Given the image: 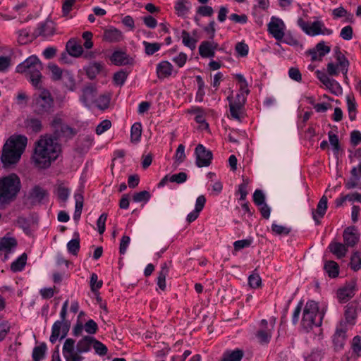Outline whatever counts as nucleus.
Segmentation results:
<instances>
[{
	"mask_svg": "<svg viewBox=\"0 0 361 361\" xmlns=\"http://www.w3.org/2000/svg\"><path fill=\"white\" fill-rule=\"evenodd\" d=\"M60 153L61 145L51 135H45L36 142L32 159L38 168L47 169Z\"/></svg>",
	"mask_w": 361,
	"mask_h": 361,
	"instance_id": "1",
	"label": "nucleus"
},
{
	"mask_svg": "<svg viewBox=\"0 0 361 361\" xmlns=\"http://www.w3.org/2000/svg\"><path fill=\"white\" fill-rule=\"evenodd\" d=\"M27 143V138L22 135H11L2 147L0 157L4 167L16 164L20 159Z\"/></svg>",
	"mask_w": 361,
	"mask_h": 361,
	"instance_id": "2",
	"label": "nucleus"
},
{
	"mask_svg": "<svg viewBox=\"0 0 361 361\" xmlns=\"http://www.w3.org/2000/svg\"><path fill=\"white\" fill-rule=\"evenodd\" d=\"M42 68L43 66L39 59L36 55H32L19 63L16 71L24 75L35 89L39 90L42 85Z\"/></svg>",
	"mask_w": 361,
	"mask_h": 361,
	"instance_id": "3",
	"label": "nucleus"
},
{
	"mask_svg": "<svg viewBox=\"0 0 361 361\" xmlns=\"http://www.w3.org/2000/svg\"><path fill=\"white\" fill-rule=\"evenodd\" d=\"M324 315V310L319 311L318 303L308 301L303 310L302 326L306 331H309L314 326H320Z\"/></svg>",
	"mask_w": 361,
	"mask_h": 361,
	"instance_id": "4",
	"label": "nucleus"
},
{
	"mask_svg": "<svg viewBox=\"0 0 361 361\" xmlns=\"http://www.w3.org/2000/svg\"><path fill=\"white\" fill-rule=\"evenodd\" d=\"M39 90L40 92L33 96L32 108L37 115L44 116L52 111L54 99L49 90L42 87Z\"/></svg>",
	"mask_w": 361,
	"mask_h": 361,
	"instance_id": "5",
	"label": "nucleus"
},
{
	"mask_svg": "<svg viewBox=\"0 0 361 361\" xmlns=\"http://www.w3.org/2000/svg\"><path fill=\"white\" fill-rule=\"evenodd\" d=\"M50 126L53 131L54 139L64 138L66 140L72 138L76 135L75 129L71 128L64 123V118L62 114H56L52 117Z\"/></svg>",
	"mask_w": 361,
	"mask_h": 361,
	"instance_id": "6",
	"label": "nucleus"
},
{
	"mask_svg": "<svg viewBox=\"0 0 361 361\" xmlns=\"http://www.w3.org/2000/svg\"><path fill=\"white\" fill-rule=\"evenodd\" d=\"M334 57L336 63L329 62L326 66V71L329 75L337 76L340 72H341L345 80L348 79L347 73L348 71V67L350 65L349 61L341 51L338 47L334 49Z\"/></svg>",
	"mask_w": 361,
	"mask_h": 361,
	"instance_id": "7",
	"label": "nucleus"
},
{
	"mask_svg": "<svg viewBox=\"0 0 361 361\" xmlns=\"http://www.w3.org/2000/svg\"><path fill=\"white\" fill-rule=\"evenodd\" d=\"M298 25L307 35L314 37L317 35H330L333 31L325 27L323 21L320 20H314L312 23L305 21L300 18L297 21Z\"/></svg>",
	"mask_w": 361,
	"mask_h": 361,
	"instance_id": "8",
	"label": "nucleus"
},
{
	"mask_svg": "<svg viewBox=\"0 0 361 361\" xmlns=\"http://www.w3.org/2000/svg\"><path fill=\"white\" fill-rule=\"evenodd\" d=\"M62 355L65 361H82L84 359L76 345L75 341L73 338L65 340L62 347Z\"/></svg>",
	"mask_w": 361,
	"mask_h": 361,
	"instance_id": "9",
	"label": "nucleus"
},
{
	"mask_svg": "<svg viewBox=\"0 0 361 361\" xmlns=\"http://www.w3.org/2000/svg\"><path fill=\"white\" fill-rule=\"evenodd\" d=\"M276 319L271 318L268 322L266 319H262L259 323V328L256 334V337L261 344H267L271 338L272 332L274 329Z\"/></svg>",
	"mask_w": 361,
	"mask_h": 361,
	"instance_id": "10",
	"label": "nucleus"
},
{
	"mask_svg": "<svg viewBox=\"0 0 361 361\" xmlns=\"http://www.w3.org/2000/svg\"><path fill=\"white\" fill-rule=\"evenodd\" d=\"M286 26L282 19L272 16L267 24V31L276 40L282 41L285 37Z\"/></svg>",
	"mask_w": 361,
	"mask_h": 361,
	"instance_id": "11",
	"label": "nucleus"
},
{
	"mask_svg": "<svg viewBox=\"0 0 361 361\" xmlns=\"http://www.w3.org/2000/svg\"><path fill=\"white\" fill-rule=\"evenodd\" d=\"M196 164L198 167H204L210 165L212 159V153L202 145L199 144L195 148Z\"/></svg>",
	"mask_w": 361,
	"mask_h": 361,
	"instance_id": "12",
	"label": "nucleus"
},
{
	"mask_svg": "<svg viewBox=\"0 0 361 361\" xmlns=\"http://www.w3.org/2000/svg\"><path fill=\"white\" fill-rule=\"evenodd\" d=\"M70 328V322L56 321L51 328V334L49 338L51 343H54L59 338H63L67 335Z\"/></svg>",
	"mask_w": 361,
	"mask_h": 361,
	"instance_id": "13",
	"label": "nucleus"
},
{
	"mask_svg": "<svg viewBox=\"0 0 361 361\" xmlns=\"http://www.w3.org/2000/svg\"><path fill=\"white\" fill-rule=\"evenodd\" d=\"M97 90L94 85H87L82 90L80 101L86 107H91L96 102Z\"/></svg>",
	"mask_w": 361,
	"mask_h": 361,
	"instance_id": "14",
	"label": "nucleus"
},
{
	"mask_svg": "<svg viewBox=\"0 0 361 361\" xmlns=\"http://www.w3.org/2000/svg\"><path fill=\"white\" fill-rule=\"evenodd\" d=\"M17 246L16 240L6 235L3 238H0V254L1 255H4V259H7L8 258V255L11 252H13L16 247Z\"/></svg>",
	"mask_w": 361,
	"mask_h": 361,
	"instance_id": "15",
	"label": "nucleus"
},
{
	"mask_svg": "<svg viewBox=\"0 0 361 361\" xmlns=\"http://www.w3.org/2000/svg\"><path fill=\"white\" fill-rule=\"evenodd\" d=\"M355 293V282L351 281L340 288L337 297L341 302H345L352 298Z\"/></svg>",
	"mask_w": 361,
	"mask_h": 361,
	"instance_id": "16",
	"label": "nucleus"
},
{
	"mask_svg": "<svg viewBox=\"0 0 361 361\" xmlns=\"http://www.w3.org/2000/svg\"><path fill=\"white\" fill-rule=\"evenodd\" d=\"M55 32L54 24L51 20H46L44 23H39L33 32L35 37L42 36L44 37L51 36Z\"/></svg>",
	"mask_w": 361,
	"mask_h": 361,
	"instance_id": "17",
	"label": "nucleus"
},
{
	"mask_svg": "<svg viewBox=\"0 0 361 361\" xmlns=\"http://www.w3.org/2000/svg\"><path fill=\"white\" fill-rule=\"evenodd\" d=\"M219 44L214 41H203L199 47V53L202 57L212 58L215 55V51Z\"/></svg>",
	"mask_w": 361,
	"mask_h": 361,
	"instance_id": "18",
	"label": "nucleus"
},
{
	"mask_svg": "<svg viewBox=\"0 0 361 361\" xmlns=\"http://www.w3.org/2000/svg\"><path fill=\"white\" fill-rule=\"evenodd\" d=\"M111 60L116 66L133 65L135 63L132 56L122 51H114L111 55Z\"/></svg>",
	"mask_w": 361,
	"mask_h": 361,
	"instance_id": "19",
	"label": "nucleus"
},
{
	"mask_svg": "<svg viewBox=\"0 0 361 361\" xmlns=\"http://www.w3.org/2000/svg\"><path fill=\"white\" fill-rule=\"evenodd\" d=\"M174 71L173 65L168 61H162L157 65L156 72L158 78L164 79L172 75Z\"/></svg>",
	"mask_w": 361,
	"mask_h": 361,
	"instance_id": "20",
	"label": "nucleus"
},
{
	"mask_svg": "<svg viewBox=\"0 0 361 361\" xmlns=\"http://www.w3.org/2000/svg\"><path fill=\"white\" fill-rule=\"evenodd\" d=\"M47 197V192L39 186L34 187L28 195V199L32 204L41 203Z\"/></svg>",
	"mask_w": 361,
	"mask_h": 361,
	"instance_id": "21",
	"label": "nucleus"
},
{
	"mask_svg": "<svg viewBox=\"0 0 361 361\" xmlns=\"http://www.w3.org/2000/svg\"><path fill=\"white\" fill-rule=\"evenodd\" d=\"M123 39L122 32L115 27H111L104 30L103 39L108 42L116 43L121 42Z\"/></svg>",
	"mask_w": 361,
	"mask_h": 361,
	"instance_id": "22",
	"label": "nucleus"
},
{
	"mask_svg": "<svg viewBox=\"0 0 361 361\" xmlns=\"http://www.w3.org/2000/svg\"><path fill=\"white\" fill-rule=\"evenodd\" d=\"M343 240L345 245L348 247H353L359 240V235L354 228H347L343 234Z\"/></svg>",
	"mask_w": 361,
	"mask_h": 361,
	"instance_id": "23",
	"label": "nucleus"
},
{
	"mask_svg": "<svg viewBox=\"0 0 361 361\" xmlns=\"http://www.w3.org/2000/svg\"><path fill=\"white\" fill-rule=\"evenodd\" d=\"M345 331V329H344L343 324H341L340 327L337 328L333 338L336 350H341L344 346L346 338Z\"/></svg>",
	"mask_w": 361,
	"mask_h": 361,
	"instance_id": "24",
	"label": "nucleus"
},
{
	"mask_svg": "<svg viewBox=\"0 0 361 361\" xmlns=\"http://www.w3.org/2000/svg\"><path fill=\"white\" fill-rule=\"evenodd\" d=\"M326 209L327 197L323 196L317 204V210L312 212V217L317 224L319 223V219L325 214Z\"/></svg>",
	"mask_w": 361,
	"mask_h": 361,
	"instance_id": "25",
	"label": "nucleus"
},
{
	"mask_svg": "<svg viewBox=\"0 0 361 361\" xmlns=\"http://www.w3.org/2000/svg\"><path fill=\"white\" fill-rule=\"evenodd\" d=\"M329 249L338 258L344 257L348 252V247L345 244L337 242L330 243Z\"/></svg>",
	"mask_w": 361,
	"mask_h": 361,
	"instance_id": "26",
	"label": "nucleus"
},
{
	"mask_svg": "<svg viewBox=\"0 0 361 361\" xmlns=\"http://www.w3.org/2000/svg\"><path fill=\"white\" fill-rule=\"evenodd\" d=\"M103 63L99 62L90 63L85 68L86 74L90 79H94L103 69Z\"/></svg>",
	"mask_w": 361,
	"mask_h": 361,
	"instance_id": "27",
	"label": "nucleus"
},
{
	"mask_svg": "<svg viewBox=\"0 0 361 361\" xmlns=\"http://www.w3.org/2000/svg\"><path fill=\"white\" fill-rule=\"evenodd\" d=\"M25 126L27 129L34 133H38L42 130V121L34 116H28L25 121Z\"/></svg>",
	"mask_w": 361,
	"mask_h": 361,
	"instance_id": "28",
	"label": "nucleus"
},
{
	"mask_svg": "<svg viewBox=\"0 0 361 361\" xmlns=\"http://www.w3.org/2000/svg\"><path fill=\"white\" fill-rule=\"evenodd\" d=\"M190 8V3L188 0H176L175 4L176 13L178 16H185Z\"/></svg>",
	"mask_w": 361,
	"mask_h": 361,
	"instance_id": "29",
	"label": "nucleus"
},
{
	"mask_svg": "<svg viewBox=\"0 0 361 361\" xmlns=\"http://www.w3.org/2000/svg\"><path fill=\"white\" fill-rule=\"evenodd\" d=\"M94 342V338L90 336H87L80 339L77 343L76 345L79 349L80 353H84L88 352Z\"/></svg>",
	"mask_w": 361,
	"mask_h": 361,
	"instance_id": "30",
	"label": "nucleus"
},
{
	"mask_svg": "<svg viewBox=\"0 0 361 361\" xmlns=\"http://www.w3.org/2000/svg\"><path fill=\"white\" fill-rule=\"evenodd\" d=\"M66 49L68 54L74 57L80 56L83 52L82 47L72 40L67 42Z\"/></svg>",
	"mask_w": 361,
	"mask_h": 361,
	"instance_id": "31",
	"label": "nucleus"
},
{
	"mask_svg": "<svg viewBox=\"0 0 361 361\" xmlns=\"http://www.w3.org/2000/svg\"><path fill=\"white\" fill-rule=\"evenodd\" d=\"M169 274V267L166 263L161 265V270L157 277V285L160 289L164 290L166 288V278Z\"/></svg>",
	"mask_w": 361,
	"mask_h": 361,
	"instance_id": "32",
	"label": "nucleus"
},
{
	"mask_svg": "<svg viewBox=\"0 0 361 361\" xmlns=\"http://www.w3.org/2000/svg\"><path fill=\"white\" fill-rule=\"evenodd\" d=\"M324 85L334 94L336 96L341 95L343 89L340 84L334 79L329 78Z\"/></svg>",
	"mask_w": 361,
	"mask_h": 361,
	"instance_id": "33",
	"label": "nucleus"
},
{
	"mask_svg": "<svg viewBox=\"0 0 361 361\" xmlns=\"http://www.w3.org/2000/svg\"><path fill=\"white\" fill-rule=\"evenodd\" d=\"M243 357V352L241 350L227 351L224 355L221 361H240Z\"/></svg>",
	"mask_w": 361,
	"mask_h": 361,
	"instance_id": "34",
	"label": "nucleus"
},
{
	"mask_svg": "<svg viewBox=\"0 0 361 361\" xmlns=\"http://www.w3.org/2000/svg\"><path fill=\"white\" fill-rule=\"evenodd\" d=\"M75 238L72 240H71L67 243V249L68 251L73 255H77L79 250H80V239H79V234L78 233H74Z\"/></svg>",
	"mask_w": 361,
	"mask_h": 361,
	"instance_id": "35",
	"label": "nucleus"
},
{
	"mask_svg": "<svg viewBox=\"0 0 361 361\" xmlns=\"http://www.w3.org/2000/svg\"><path fill=\"white\" fill-rule=\"evenodd\" d=\"M26 261L27 255L23 253L11 264V270L14 272L22 271L26 264Z\"/></svg>",
	"mask_w": 361,
	"mask_h": 361,
	"instance_id": "36",
	"label": "nucleus"
},
{
	"mask_svg": "<svg viewBox=\"0 0 361 361\" xmlns=\"http://www.w3.org/2000/svg\"><path fill=\"white\" fill-rule=\"evenodd\" d=\"M181 38L183 44L185 47H188L191 50L195 49L197 40L194 37H191L187 31L183 30L181 32Z\"/></svg>",
	"mask_w": 361,
	"mask_h": 361,
	"instance_id": "37",
	"label": "nucleus"
},
{
	"mask_svg": "<svg viewBox=\"0 0 361 361\" xmlns=\"http://www.w3.org/2000/svg\"><path fill=\"white\" fill-rule=\"evenodd\" d=\"M142 44L145 47V53L148 56H151L157 51H159L161 47V44L158 42L152 43L147 41H143Z\"/></svg>",
	"mask_w": 361,
	"mask_h": 361,
	"instance_id": "38",
	"label": "nucleus"
},
{
	"mask_svg": "<svg viewBox=\"0 0 361 361\" xmlns=\"http://www.w3.org/2000/svg\"><path fill=\"white\" fill-rule=\"evenodd\" d=\"M75 201V208L73 215L75 219H78L80 217L82 207H83V196L80 193H76L74 195Z\"/></svg>",
	"mask_w": 361,
	"mask_h": 361,
	"instance_id": "39",
	"label": "nucleus"
},
{
	"mask_svg": "<svg viewBox=\"0 0 361 361\" xmlns=\"http://www.w3.org/2000/svg\"><path fill=\"white\" fill-rule=\"evenodd\" d=\"M142 135V126L140 123H135L130 130V139L132 142H137Z\"/></svg>",
	"mask_w": 361,
	"mask_h": 361,
	"instance_id": "40",
	"label": "nucleus"
},
{
	"mask_svg": "<svg viewBox=\"0 0 361 361\" xmlns=\"http://www.w3.org/2000/svg\"><path fill=\"white\" fill-rule=\"evenodd\" d=\"M110 102V97L106 94H102L97 96L96 102L94 104L97 108L100 109H106L108 108Z\"/></svg>",
	"mask_w": 361,
	"mask_h": 361,
	"instance_id": "41",
	"label": "nucleus"
},
{
	"mask_svg": "<svg viewBox=\"0 0 361 361\" xmlns=\"http://www.w3.org/2000/svg\"><path fill=\"white\" fill-rule=\"evenodd\" d=\"M324 269L329 277L335 278L338 275V267L334 261L327 262L324 265Z\"/></svg>",
	"mask_w": 361,
	"mask_h": 361,
	"instance_id": "42",
	"label": "nucleus"
},
{
	"mask_svg": "<svg viewBox=\"0 0 361 361\" xmlns=\"http://www.w3.org/2000/svg\"><path fill=\"white\" fill-rule=\"evenodd\" d=\"M350 268L357 271L361 269V252H354L350 258Z\"/></svg>",
	"mask_w": 361,
	"mask_h": 361,
	"instance_id": "43",
	"label": "nucleus"
},
{
	"mask_svg": "<svg viewBox=\"0 0 361 361\" xmlns=\"http://www.w3.org/2000/svg\"><path fill=\"white\" fill-rule=\"evenodd\" d=\"M47 350V345L45 343H42L39 346L34 348L32 351V358L35 361H40L44 357V354Z\"/></svg>",
	"mask_w": 361,
	"mask_h": 361,
	"instance_id": "44",
	"label": "nucleus"
},
{
	"mask_svg": "<svg viewBox=\"0 0 361 361\" xmlns=\"http://www.w3.org/2000/svg\"><path fill=\"white\" fill-rule=\"evenodd\" d=\"M18 42L20 44H25L32 40L30 32L27 29L19 30L17 32Z\"/></svg>",
	"mask_w": 361,
	"mask_h": 361,
	"instance_id": "45",
	"label": "nucleus"
},
{
	"mask_svg": "<svg viewBox=\"0 0 361 361\" xmlns=\"http://www.w3.org/2000/svg\"><path fill=\"white\" fill-rule=\"evenodd\" d=\"M56 194L57 197L63 202H66L70 195V190L63 185H59L56 188Z\"/></svg>",
	"mask_w": 361,
	"mask_h": 361,
	"instance_id": "46",
	"label": "nucleus"
},
{
	"mask_svg": "<svg viewBox=\"0 0 361 361\" xmlns=\"http://www.w3.org/2000/svg\"><path fill=\"white\" fill-rule=\"evenodd\" d=\"M128 77V73L124 71H120L114 73L113 81L115 85L122 86Z\"/></svg>",
	"mask_w": 361,
	"mask_h": 361,
	"instance_id": "47",
	"label": "nucleus"
},
{
	"mask_svg": "<svg viewBox=\"0 0 361 361\" xmlns=\"http://www.w3.org/2000/svg\"><path fill=\"white\" fill-rule=\"evenodd\" d=\"M48 69L51 72V78L54 80H58L61 78L62 70L54 63H49L48 65Z\"/></svg>",
	"mask_w": 361,
	"mask_h": 361,
	"instance_id": "48",
	"label": "nucleus"
},
{
	"mask_svg": "<svg viewBox=\"0 0 361 361\" xmlns=\"http://www.w3.org/2000/svg\"><path fill=\"white\" fill-rule=\"evenodd\" d=\"M150 199V194L147 190L136 192L133 196V200L135 202H147Z\"/></svg>",
	"mask_w": 361,
	"mask_h": 361,
	"instance_id": "49",
	"label": "nucleus"
},
{
	"mask_svg": "<svg viewBox=\"0 0 361 361\" xmlns=\"http://www.w3.org/2000/svg\"><path fill=\"white\" fill-rule=\"evenodd\" d=\"M248 284L252 288H259L262 285V279L259 274L254 273L248 277Z\"/></svg>",
	"mask_w": 361,
	"mask_h": 361,
	"instance_id": "50",
	"label": "nucleus"
},
{
	"mask_svg": "<svg viewBox=\"0 0 361 361\" xmlns=\"http://www.w3.org/2000/svg\"><path fill=\"white\" fill-rule=\"evenodd\" d=\"M185 147L183 145H179L176 149V154L174 156L175 162L179 164L182 163L185 160Z\"/></svg>",
	"mask_w": 361,
	"mask_h": 361,
	"instance_id": "51",
	"label": "nucleus"
},
{
	"mask_svg": "<svg viewBox=\"0 0 361 361\" xmlns=\"http://www.w3.org/2000/svg\"><path fill=\"white\" fill-rule=\"evenodd\" d=\"M249 183H250V180L248 178H243V183L240 185H239V186H238V192L240 195V200H245L246 199V197L247 195V188Z\"/></svg>",
	"mask_w": 361,
	"mask_h": 361,
	"instance_id": "52",
	"label": "nucleus"
},
{
	"mask_svg": "<svg viewBox=\"0 0 361 361\" xmlns=\"http://www.w3.org/2000/svg\"><path fill=\"white\" fill-rule=\"evenodd\" d=\"M352 349L353 353L358 357H361V339L359 336H356L352 341Z\"/></svg>",
	"mask_w": 361,
	"mask_h": 361,
	"instance_id": "53",
	"label": "nucleus"
},
{
	"mask_svg": "<svg viewBox=\"0 0 361 361\" xmlns=\"http://www.w3.org/2000/svg\"><path fill=\"white\" fill-rule=\"evenodd\" d=\"M228 99L229 100V104H233L234 106L243 108L246 98L243 94H237L235 101H233L230 97H228Z\"/></svg>",
	"mask_w": 361,
	"mask_h": 361,
	"instance_id": "54",
	"label": "nucleus"
},
{
	"mask_svg": "<svg viewBox=\"0 0 361 361\" xmlns=\"http://www.w3.org/2000/svg\"><path fill=\"white\" fill-rule=\"evenodd\" d=\"M98 329L97 323L93 319H89L84 324V331L89 334H94Z\"/></svg>",
	"mask_w": 361,
	"mask_h": 361,
	"instance_id": "55",
	"label": "nucleus"
},
{
	"mask_svg": "<svg viewBox=\"0 0 361 361\" xmlns=\"http://www.w3.org/2000/svg\"><path fill=\"white\" fill-rule=\"evenodd\" d=\"M328 135L329 142L333 147L334 154H338L340 149L338 136L332 133V132H329Z\"/></svg>",
	"mask_w": 361,
	"mask_h": 361,
	"instance_id": "56",
	"label": "nucleus"
},
{
	"mask_svg": "<svg viewBox=\"0 0 361 361\" xmlns=\"http://www.w3.org/2000/svg\"><path fill=\"white\" fill-rule=\"evenodd\" d=\"M187 60L188 56L183 52L179 53L177 56L173 57L172 59L173 62L175 63L179 68L183 67Z\"/></svg>",
	"mask_w": 361,
	"mask_h": 361,
	"instance_id": "57",
	"label": "nucleus"
},
{
	"mask_svg": "<svg viewBox=\"0 0 361 361\" xmlns=\"http://www.w3.org/2000/svg\"><path fill=\"white\" fill-rule=\"evenodd\" d=\"M235 51L238 56L241 57L246 56L248 54L249 47L247 44L241 42H238L235 45Z\"/></svg>",
	"mask_w": 361,
	"mask_h": 361,
	"instance_id": "58",
	"label": "nucleus"
},
{
	"mask_svg": "<svg viewBox=\"0 0 361 361\" xmlns=\"http://www.w3.org/2000/svg\"><path fill=\"white\" fill-rule=\"evenodd\" d=\"M314 48L319 52V56H322V58L329 54L331 51L330 47L326 45L324 41L319 42Z\"/></svg>",
	"mask_w": 361,
	"mask_h": 361,
	"instance_id": "59",
	"label": "nucleus"
},
{
	"mask_svg": "<svg viewBox=\"0 0 361 361\" xmlns=\"http://www.w3.org/2000/svg\"><path fill=\"white\" fill-rule=\"evenodd\" d=\"M188 178L187 174L185 172H180L178 173L173 174L169 177L170 182L177 183L178 184L183 183L186 181Z\"/></svg>",
	"mask_w": 361,
	"mask_h": 361,
	"instance_id": "60",
	"label": "nucleus"
},
{
	"mask_svg": "<svg viewBox=\"0 0 361 361\" xmlns=\"http://www.w3.org/2000/svg\"><path fill=\"white\" fill-rule=\"evenodd\" d=\"M92 346L95 350V352L100 355H104L107 353V348L103 343L94 338Z\"/></svg>",
	"mask_w": 361,
	"mask_h": 361,
	"instance_id": "61",
	"label": "nucleus"
},
{
	"mask_svg": "<svg viewBox=\"0 0 361 361\" xmlns=\"http://www.w3.org/2000/svg\"><path fill=\"white\" fill-rule=\"evenodd\" d=\"M271 230L277 235H287L290 233V228L274 223L271 226Z\"/></svg>",
	"mask_w": 361,
	"mask_h": 361,
	"instance_id": "62",
	"label": "nucleus"
},
{
	"mask_svg": "<svg viewBox=\"0 0 361 361\" xmlns=\"http://www.w3.org/2000/svg\"><path fill=\"white\" fill-rule=\"evenodd\" d=\"M340 37L344 40H350L353 38V28L350 25L345 26L342 28Z\"/></svg>",
	"mask_w": 361,
	"mask_h": 361,
	"instance_id": "63",
	"label": "nucleus"
},
{
	"mask_svg": "<svg viewBox=\"0 0 361 361\" xmlns=\"http://www.w3.org/2000/svg\"><path fill=\"white\" fill-rule=\"evenodd\" d=\"M111 123L109 120L102 121L96 128L97 135H101L111 128Z\"/></svg>",
	"mask_w": 361,
	"mask_h": 361,
	"instance_id": "64",
	"label": "nucleus"
}]
</instances>
